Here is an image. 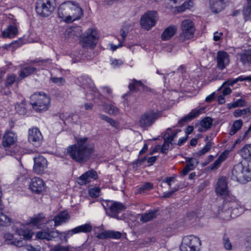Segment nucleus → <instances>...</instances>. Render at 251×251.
I'll return each mask as SVG.
<instances>
[{
  "label": "nucleus",
  "instance_id": "obj_36",
  "mask_svg": "<svg viewBox=\"0 0 251 251\" xmlns=\"http://www.w3.org/2000/svg\"><path fill=\"white\" fill-rule=\"evenodd\" d=\"M243 121L241 120H236L234 122L230 130L229 134L230 135L235 134L242 126Z\"/></svg>",
  "mask_w": 251,
  "mask_h": 251
},
{
  "label": "nucleus",
  "instance_id": "obj_62",
  "mask_svg": "<svg viewBox=\"0 0 251 251\" xmlns=\"http://www.w3.org/2000/svg\"><path fill=\"white\" fill-rule=\"evenodd\" d=\"M188 138V136L186 135L185 137L180 138L178 141L177 144V145H178L179 146H181L183 144H184Z\"/></svg>",
  "mask_w": 251,
  "mask_h": 251
},
{
  "label": "nucleus",
  "instance_id": "obj_53",
  "mask_svg": "<svg viewBox=\"0 0 251 251\" xmlns=\"http://www.w3.org/2000/svg\"><path fill=\"white\" fill-rule=\"evenodd\" d=\"M223 244L225 249L226 250H232V245L230 242L228 237L226 235H224L223 237Z\"/></svg>",
  "mask_w": 251,
  "mask_h": 251
},
{
  "label": "nucleus",
  "instance_id": "obj_7",
  "mask_svg": "<svg viewBox=\"0 0 251 251\" xmlns=\"http://www.w3.org/2000/svg\"><path fill=\"white\" fill-rule=\"evenodd\" d=\"M201 245V241L199 238L189 235L185 236L180 246V251H198Z\"/></svg>",
  "mask_w": 251,
  "mask_h": 251
},
{
  "label": "nucleus",
  "instance_id": "obj_21",
  "mask_svg": "<svg viewBox=\"0 0 251 251\" xmlns=\"http://www.w3.org/2000/svg\"><path fill=\"white\" fill-rule=\"evenodd\" d=\"M204 110V108L201 107L199 109H194L187 115L185 116L178 122L179 126H182L183 123L188 122L193 119L198 117L199 115Z\"/></svg>",
  "mask_w": 251,
  "mask_h": 251
},
{
  "label": "nucleus",
  "instance_id": "obj_37",
  "mask_svg": "<svg viewBox=\"0 0 251 251\" xmlns=\"http://www.w3.org/2000/svg\"><path fill=\"white\" fill-rule=\"evenodd\" d=\"M243 12L245 20H249L251 15V0H247V3L244 6Z\"/></svg>",
  "mask_w": 251,
  "mask_h": 251
},
{
  "label": "nucleus",
  "instance_id": "obj_24",
  "mask_svg": "<svg viewBox=\"0 0 251 251\" xmlns=\"http://www.w3.org/2000/svg\"><path fill=\"white\" fill-rule=\"evenodd\" d=\"M121 236L122 234L119 231L107 230L98 234L96 237L100 239H106L107 238L119 239L121 237Z\"/></svg>",
  "mask_w": 251,
  "mask_h": 251
},
{
  "label": "nucleus",
  "instance_id": "obj_31",
  "mask_svg": "<svg viewBox=\"0 0 251 251\" xmlns=\"http://www.w3.org/2000/svg\"><path fill=\"white\" fill-rule=\"evenodd\" d=\"M141 86V81H137L135 79H133L129 83L128 85V88L129 91L123 96L124 99L126 98L131 93L137 92L139 90L140 87Z\"/></svg>",
  "mask_w": 251,
  "mask_h": 251
},
{
  "label": "nucleus",
  "instance_id": "obj_35",
  "mask_svg": "<svg viewBox=\"0 0 251 251\" xmlns=\"http://www.w3.org/2000/svg\"><path fill=\"white\" fill-rule=\"evenodd\" d=\"M240 154L245 159L251 160V144L247 145L240 151Z\"/></svg>",
  "mask_w": 251,
  "mask_h": 251
},
{
  "label": "nucleus",
  "instance_id": "obj_56",
  "mask_svg": "<svg viewBox=\"0 0 251 251\" xmlns=\"http://www.w3.org/2000/svg\"><path fill=\"white\" fill-rule=\"evenodd\" d=\"M110 64L114 68H118L123 64V62L121 59H116L112 58L110 59Z\"/></svg>",
  "mask_w": 251,
  "mask_h": 251
},
{
  "label": "nucleus",
  "instance_id": "obj_15",
  "mask_svg": "<svg viewBox=\"0 0 251 251\" xmlns=\"http://www.w3.org/2000/svg\"><path fill=\"white\" fill-rule=\"evenodd\" d=\"M59 236V231L58 230H50L49 228L39 231L36 233L37 238L47 241L52 240Z\"/></svg>",
  "mask_w": 251,
  "mask_h": 251
},
{
  "label": "nucleus",
  "instance_id": "obj_5",
  "mask_svg": "<svg viewBox=\"0 0 251 251\" xmlns=\"http://www.w3.org/2000/svg\"><path fill=\"white\" fill-rule=\"evenodd\" d=\"M55 7V0H36L35 10L42 17H48L51 15Z\"/></svg>",
  "mask_w": 251,
  "mask_h": 251
},
{
  "label": "nucleus",
  "instance_id": "obj_4",
  "mask_svg": "<svg viewBox=\"0 0 251 251\" xmlns=\"http://www.w3.org/2000/svg\"><path fill=\"white\" fill-rule=\"evenodd\" d=\"M50 98L47 94L39 92L35 93L30 97V103L32 108L37 112L47 110L50 105Z\"/></svg>",
  "mask_w": 251,
  "mask_h": 251
},
{
  "label": "nucleus",
  "instance_id": "obj_44",
  "mask_svg": "<svg viewBox=\"0 0 251 251\" xmlns=\"http://www.w3.org/2000/svg\"><path fill=\"white\" fill-rule=\"evenodd\" d=\"M163 139L164 143L162 146H161L160 151L162 153L167 154L170 148V145L172 144V142L169 140V139H167L164 136H163Z\"/></svg>",
  "mask_w": 251,
  "mask_h": 251
},
{
  "label": "nucleus",
  "instance_id": "obj_10",
  "mask_svg": "<svg viewBox=\"0 0 251 251\" xmlns=\"http://www.w3.org/2000/svg\"><path fill=\"white\" fill-rule=\"evenodd\" d=\"M13 230L15 233L22 237V239L29 240L31 238L33 235V232L30 230L25 227L24 224H22L20 222H16L13 226Z\"/></svg>",
  "mask_w": 251,
  "mask_h": 251
},
{
  "label": "nucleus",
  "instance_id": "obj_19",
  "mask_svg": "<svg viewBox=\"0 0 251 251\" xmlns=\"http://www.w3.org/2000/svg\"><path fill=\"white\" fill-rule=\"evenodd\" d=\"M34 162L33 170L35 172L38 174H42L47 168V161L43 156L34 158Z\"/></svg>",
  "mask_w": 251,
  "mask_h": 251
},
{
  "label": "nucleus",
  "instance_id": "obj_8",
  "mask_svg": "<svg viewBox=\"0 0 251 251\" xmlns=\"http://www.w3.org/2000/svg\"><path fill=\"white\" fill-rule=\"evenodd\" d=\"M181 29L182 32L179 36L183 42L193 37L195 29L192 21L189 19L183 21L181 23Z\"/></svg>",
  "mask_w": 251,
  "mask_h": 251
},
{
  "label": "nucleus",
  "instance_id": "obj_28",
  "mask_svg": "<svg viewBox=\"0 0 251 251\" xmlns=\"http://www.w3.org/2000/svg\"><path fill=\"white\" fill-rule=\"evenodd\" d=\"M177 31V27L175 25H171L166 28L161 34V39L167 41L173 37Z\"/></svg>",
  "mask_w": 251,
  "mask_h": 251
},
{
  "label": "nucleus",
  "instance_id": "obj_33",
  "mask_svg": "<svg viewBox=\"0 0 251 251\" xmlns=\"http://www.w3.org/2000/svg\"><path fill=\"white\" fill-rule=\"evenodd\" d=\"M37 71V68L32 66L23 67L19 71V75L21 78H25Z\"/></svg>",
  "mask_w": 251,
  "mask_h": 251
},
{
  "label": "nucleus",
  "instance_id": "obj_6",
  "mask_svg": "<svg viewBox=\"0 0 251 251\" xmlns=\"http://www.w3.org/2000/svg\"><path fill=\"white\" fill-rule=\"evenodd\" d=\"M106 214L111 217L118 219V214L126 209L122 203L111 201H105L102 203Z\"/></svg>",
  "mask_w": 251,
  "mask_h": 251
},
{
  "label": "nucleus",
  "instance_id": "obj_52",
  "mask_svg": "<svg viewBox=\"0 0 251 251\" xmlns=\"http://www.w3.org/2000/svg\"><path fill=\"white\" fill-rule=\"evenodd\" d=\"M212 147V144L210 142H207L205 146L199 151L197 152L196 154L197 155V156H201L207 152H208Z\"/></svg>",
  "mask_w": 251,
  "mask_h": 251
},
{
  "label": "nucleus",
  "instance_id": "obj_41",
  "mask_svg": "<svg viewBox=\"0 0 251 251\" xmlns=\"http://www.w3.org/2000/svg\"><path fill=\"white\" fill-rule=\"evenodd\" d=\"M193 0H188L185 1L181 5L176 7V10L178 12H182L187 9H190L193 6Z\"/></svg>",
  "mask_w": 251,
  "mask_h": 251
},
{
  "label": "nucleus",
  "instance_id": "obj_17",
  "mask_svg": "<svg viewBox=\"0 0 251 251\" xmlns=\"http://www.w3.org/2000/svg\"><path fill=\"white\" fill-rule=\"evenodd\" d=\"M30 189L36 194H40L45 190V183L39 177L33 178L29 185Z\"/></svg>",
  "mask_w": 251,
  "mask_h": 251
},
{
  "label": "nucleus",
  "instance_id": "obj_47",
  "mask_svg": "<svg viewBox=\"0 0 251 251\" xmlns=\"http://www.w3.org/2000/svg\"><path fill=\"white\" fill-rule=\"evenodd\" d=\"M100 188L99 187H95L89 189L88 193L89 196L93 198H96L100 196Z\"/></svg>",
  "mask_w": 251,
  "mask_h": 251
},
{
  "label": "nucleus",
  "instance_id": "obj_63",
  "mask_svg": "<svg viewBox=\"0 0 251 251\" xmlns=\"http://www.w3.org/2000/svg\"><path fill=\"white\" fill-rule=\"evenodd\" d=\"M215 97V93H212L211 95L207 96L205 99V101L210 102H211L214 99Z\"/></svg>",
  "mask_w": 251,
  "mask_h": 251
},
{
  "label": "nucleus",
  "instance_id": "obj_25",
  "mask_svg": "<svg viewBox=\"0 0 251 251\" xmlns=\"http://www.w3.org/2000/svg\"><path fill=\"white\" fill-rule=\"evenodd\" d=\"M70 216L66 211H60L54 216L53 221L54 222V226H57L68 222L70 219Z\"/></svg>",
  "mask_w": 251,
  "mask_h": 251
},
{
  "label": "nucleus",
  "instance_id": "obj_32",
  "mask_svg": "<svg viewBox=\"0 0 251 251\" xmlns=\"http://www.w3.org/2000/svg\"><path fill=\"white\" fill-rule=\"evenodd\" d=\"M102 107L104 108V111L110 115H116L120 112L119 108L115 105L114 103L110 104L104 103L102 104Z\"/></svg>",
  "mask_w": 251,
  "mask_h": 251
},
{
  "label": "nucleus",
  "instance_id": "obj_30",
  "mask_svg": "<svg viewBox=\"0 0 251 251\" xmlns=\"http://www.w3.org/2000/svg\"><path fill=\"white\" fill-rule=\"evenodd\" d=\"M224 0H210V8L213 13H217L221 11L224 7Z\"/></svg>",
  "mask_w": 251,
  "mask_h": 251
},
{
  "label": "nucleus",
  "instance_id": "obj_40",
  "mask_svg": "<svg viewBox=\"0 0 251 251\" xmlns=\"http://www.w3.org/2000/svg\"><path fill=\"white\" fill-rule=\"evenodd\" d=\"M172 131V128H168L164 133V136L167 139H169V140L172 142L174 141V138L176 137L178 132L181 130L180 129H176L172 132V134H171L170 132H171Z\"/></svg>",
  "mask_w": 251,
  "mask_h": 251
},
{
  "label": "nucleus",
  "instance_id": "obj_11",
  "mask_svg": "<svg viewBox=\"0 0 251 251\" xmlns=\"http://www.w3.org/2000/svg\"><path fill=\"white\" fill-rule=\"evenodd\" d=\"M28 139L35 147H38L42 144L43 137L39 129L33 127L28 130Z\"/></svg>",
  "mask_w": 251,
  "mask_h": 251
},
{
  "label": "nucleus",
  "instance_id": "obj_29",
  "mask_svg": "<svg viewBox=\"0 0 251 251\" xmlns=\"http://www.w3.org/2000/svg\"><path fill=\"white\" fill-rule=\"evenodd\" d=\"M16 140V134L12 131H8L3 136L2 144L4 147H8L13 145Z\"/></svg>",
  "mask_w": 251,
  "mask_h": 251
},
{
  "label": "nucleus",
  "instance_id": "obj_13",
  "mask_svg": "<svg viewBox=\"0 0 251 251\" xmlns=\"http://www.w3.org/2000/svg\"><path fill=\"white\" fill-rule=\"evenodd\" d=\"M98 178V175L96 171L91 169L83 174L78 178V183L81 185H85L92 180H97Z\"/></svg>",
  "mask_w": 251,
  "mask_h": 251
},
{
  "label": "nucleus",
  "instance_id": "obj_12",
  "mask_svg": "<svg viewBox=\"0 0 251 251\" xmlns=\"http://www.w3.org/2000/svg\"><path fill=\"white\" fill-rule=\"evenodd\" d=\"M86 34V36L83 38V47L93 48L97 43L98 39L96 30L90 28L87 30Z\"/></svg>",
  "mask_w": 251,
  "mask_h": 251
},
{
  "label": "nucleus",
  "instance_id": "obj_42",
  "mask_svg": "<svg viewBox=\"0 0 251 251\" xmlns=\"http://www.w3.org/2000/svg\"><path fill=\"white\" fill-rule=\"evenodd\" d=\"M45 217V215L43 213L35 215L32 218H31L30 223L35 226L37 225L42 222Z\"/></svg>",
  "mask_w": 251,
  "mask_h": 251
},
{
  "label": "nucleus",
  "instance_id": "obj_46",
  "mask_svg": "<svg viewBox=\"0 0 251 251\" xmlns=\"http://www.w3.org/2000/svg\"><path fill=\"white\" fill-rule=\"evenodd\" d=\"M11 222L9 217L2 212H0V226H7Z\"/></svg>",
  "mask_w": 251,
  "mask_h": 251
},
{
  "label": "nucleus",
  "instance_id": "obj_34",
  "mask_svg": "<svg viewBox=\"0 0 251 251\" xmlns=\"http://www.w3.org/2000/svg\"><path fill=\"white\" fill-rule=\"evenodd\" d=\"M92 229V226L90 223H86L74 228L76 234L79 233L90 232Z\"/></svg>",
  "mask_w": 251,
  "mask_h": 251
},
{
  "label": "nucleus",
  "instance_id": "obj_43",
  "mask_svg": "<svg viewBox=\"0 0 251 251\" xmlns=\"http://www.w3.org/2000/svg\"><path fill=\"white\" fill-rule=\"evenodd\" d=\"M130 26V25L127 23H125L123 25L120 30V34L122 38V42L125 41L126 38L129 32Z\"/></svg>",
  "mask_w": 251,
  "mask_h": 251
},
{
  "label": "nucleus",
  "instance_id": "obj_64",
  "mask_svg": "<svg viewBox=\"0 0 251 251\" xmlns=\"http://www.w3.org/2000/svg\"><path fill=\"white\" fill-rule=\"evenodd\" d=\"M175 179V177H166L165 180H164V182H166L169 186H171V183L172 182L174 181Z\"/></svg>",
  "mask_w": 251,
  "mask_h": 251
},
{
  "label": "nucleus",
  "instance_id": "obj_27",
  "mask_svg": "<svg viewBox=\"0 0 251 251\" xmlns=\"http://www.w3.org/2000/svg\"><path fill=\"white\" fill-rule=\"evenodd\" d=\"M18 34L17 27L13 25H8L6 28L1 31V37L3 38H13Z\"/></svg>",
  "mask_w": 251,
  "mask_h": 251
},
{
  "label": "nucleus",
  "instance_id": "obj_18",
  "mask_svg": "<svg viewBox=\"0 0 251 251\" xmlns=\"http://www.w3.org/2000/svg\"><path fill=\"white\" fill-rule=\"evenodd\" d=\"M158 113L149 112L142 116V128L146 129L151 126L158 117Z\"/></svg>",
  "mask_w": 251,
  "mask_h": 251
},
{
  "label": "nucleus",
  "instance_id": "obj_22",
  "mask_svg": "<svg viewBox=\"0 0 251 251\" xmlns=\"http://www.w3.org/2000/svg\"><path fill=\"white\" fill-rule=\"evenodd\" d=\"M5 241L8 245H14L18 247H23L24 245L22 237H15V235L10 233H6L4 235Z\"/></svg>",
  "mask_w": 251,
  "mask_h": 251
},
{
  "label": "nucleus",
  "instance_id": "obj_16",
  "mask_svg": "<svg viewBox=\"0 0 251 251\" xmlns=\"http://www.w3.org/2000/svg\"><path fill=\"white\" fill-rule=\"evenodd\" d=\"M215 191L218 195L223 196L224 200L226 196H230L228 194L227 183L225 178L222 177L218 179L215 187Z\"/></svg>",
  "mask_w": 251,
  "mask_h": 251
},
{
  "label": "nucleus",
  "instance_id": "obj_26",
  "mask_svg": "<svg viewBox=\"0 0 251 251\" xmlns=\"http://www.w3.org/2000/svg\"><path fill=\"white\" fill-rule=\"evenodd\" d=\"M186 166L181 172L183 176H185L188 173L194 170L198 165L199 162L195 158H186Z\"/></svg>",
  "mask_w": 251,
  "mask_h": 251
},
{
  "label": "nucleus",
  "instance_id": "obj_55",
  "mask_svg": "<svg viewBox=\"0 0 251 251\" xmlns=\"http://www.w3.org/2000/svg\"><path fill=\"white\" fill-rule=\"evenodd\" d=\"M50 251H70V250L67 246L57 245L51 248Z\"/></svg>",
  "mask_w": 251,
  "mask_h": 251
},
{
  "label": "nucleus",
  "instance_id": "obj_51",
  "mask_svg": "<svg viewBox=\"0 0 251 251\" xmlns=\"http://www.w3.org/2000/svg\"><path fill=\"white\" fill-rule=\"evenodd\" d=\"M251 113V109L250 108H246L243 109H236L233 112V115L235 117H238L242 115H245L247 113Z\"/></svg>",
  "mask_w": 251,
  "mask_h": 251
},
{
  "label": "nucleus",
  "instance_id": "obj_39",
  "mask_svg": "<svg viewBox=\"0 0 251 251\" xmlns=\"http://www.w3.org/2000/svg\"><path fill=\"white\" fill-rule=\"evenodd\" d=\"M157 210L151 211L142 215V222H149L157 217Z\"/></svg>",
  "mask_w": 251,
  "mask_h": 251
},
{
  "label": "nucleus",
  "instance_id": "obj_20",
  "mask_svg": "<svg viewBox=\"0 0 251 251\" xmlns=\"http://www.w3.org/2000/svg\"><path fill=\"white\" fill-rule=\"evenodd\" d=\"M217 66L220 70H223L229 64V55L224 51H219L217 55Z\"/></svg>",
  "mask_w": 251,
  "mask_h": 251
},
{
  "label": "nucleus",
  "instance_id": "obj_61",
  "mask_svg": "<svg viewBox=\"0 0 251 251\" xmlns=\"http://www.w3.org/2000/svg\"><path fill=\"white\" fill-rule=\"evenodd\" d=\"M222 35H223V33L221 32H220V33H219L218 32H215L214 34V37H213L214 40L215 41H219Z\"/></svg>",
  "mask_w": 251,
  "mask_h": 251
},
{
  "label": "nucleus",
  "instance_id": "obj_59",
  "mask_svg": "<svg viewBox=\"0 0 251 251\" xmlns=\"http://www.w3.org/2000/svg\"><path fill=\"white\" fill-rule=\"evenodd\" d=\"M235 103L236 104L235 106L237 107H243L246 104L245 100L242 99L237 100L236 101H235Z\"/></svg>",
  "mask_w": 251,
  "mask_h": 251
},
{
  "label": "nucleus",
  "instance_id": "obj_60",
  "mask_svg": "<svg viewBox=\"0 0 251 251\" xmlns=\"http://www.w3.org/2000/svg\"><path fill=\"white\" fill-rule=\"evenodd\" d=\"M107 122L114 127L117 128L118 126V123L116 121H115L114 120L111 118H109V120H108Z\"/></svg>",
  "mask_w": 251,
  "mask_h": 251
},
{
  "label": "nucleus",
  "instance_id": "obj_45",
  "mask_svg": "<svg viewBox=\"0 0 251 251\" xmlns=\"http://www.w3.org/2000/svg\"><path fill=\"white\" fill-rule=\"evenodd\" d=\"M212 123V119L209 117H207L201 121V125L202 127L205 128L206 129H208L211 128Z\"/></svg>",
  "mask_w": 251,
  "mask_h": 251
},
{
  "label": "nucleus",
  "instance_id": "obj_2",
  "mask_svg": "<svg viewBox=\"0 0 251 251\" xmlns=\"http://www.w3.org/2000/svg\"><path fill=\"white\" fill-rule=\"evenodd\" d=\"M243 211V208L235 197L227 196L224 200L222 205L219 206L217 216L221 219L227 221L239 216Z\"/></svg>",
  "mask_w": 251,
  "mask_h": 251
},
{
  "label": "nucleus",
  "instance_id": "obj_57",
  "mask_svg": "<svg viewBox=\"0 0 251 251\" xmlns=\"http://www.w3.org/2000/svg\"><path fill=\"white\" fill-rule=\"evenodd\" d=\"M153 188V185L151 182H145L142 184V193L146 191H150Z\"/></svg>",
  "mask_w": 251,
  "mask_h": 251
},
{
  "label": "nucleus",
  "instance_id": "obj_54",
  "mask_svg": "<svg viewBox=\"0 0 251 251\" xmlns=\"http://www.w3.org/2000/svg\"><path fill=\"white\" fill-rule=\"evenodd\" d=\"M243 175L244 183L251 180V170L248 167H245Z\"/></svg>",
  "mask_w": 251,
  "mask_h": 251
},
{
  "label": "nucleus",
  "instance_id": "obj_1",
  "mask_svg": "<svg viewBox=\"0 0 251 251\" xmlns=\"http://www.w3.org/2000/svg\"><path fill=\"white\" fill-rule=\"evenodd\" d=\"M76 140V144L67 148V153L74 161L84 164L94 152V144L89 142L86 137H80Z\"/></svg>",
  "mask_w": 251,
  "mask_h": 251
},
{
  "label": "nucleus",
  "instance_id": "obj_38",
  "mask_svg": "<svg viewBox=\"0 0 251 251\" xmlns=\"http://www.w3.org/2000/svg\"><path fill=\"white\" fill-rule=\"evenodd\" d=\"M226 157V154L225 152H223L214 163L211 165V170L217 169L220 166L221 163L225 160Z\"/></svg>",
  "mask_w": 251,
  "mask_h": 251
},
{
  "label": "nucleus",
  "instance_id": "obj_48",
  "mask_svg": "<svg viewBox=\"0 0 251 251\" xmlns=\"http://www.w3.org/2000/svg\"><path fill=\"white\" fill-rule=\"evenodd\" d=\"M16 78V75L15 74L8 75L5 82V87L9 88L14 83Z\"/></svg>",
  "mask_w": 251,
  "mask_h": 251
},
{
  "label": "nucleus",
  "instance_id": "obj_49",
  "mask_svg": "<svg viewBox=\"0 0 251 251\" xmlns=\"http://www.w3.org/2000/svg\"><path fill=\"white\" fill-rule=\"evenodd\" d=\"M76 234L74 230V228L65 232H59V235L61 236V238L63 237L64 240L65 242L67 241L68 239L72 236L73 234Z\"/></svg>",
  "mask_w": 251,
  "mask_h": 251
},
{
  "label": "nucleus",
  "instance_id": "obj_3",
  "mask_svg": "<svg viewBox=\"0 0 251 251\" xmlns=\"http://www.w3.org/2000/svg\"><path fill=\"white\" fill-rule=\"evenodd\" d=\"M57 13L59 18L67 23L79 20L83 14L78 4L71 0L62 2L58 8Z\"/></svg>",
  "mask_w": 251,
  "mask_h": 251
},
{
  "label": "nucleus",
  "instance_id": "obj_23",
  "mask_svg": "<svg viewBox=\"0 0 251 251\" xmlns=\"http://www.w3.org/2000/svg\"><path fill=\"white\" fill-rule=\"evenodd\" d=\"M238 58L242 64L246 66L251 65V49L242 50L237 54Z\"/></svg>",
  "mask_w": 251,
  "mask_h": 251
},
{
  "label": "nucleus",
  "instance_id": "obj_58",
  "mask_svg": "<svg viewBox=\"0 0 251 251\" xmlns=\"http://www.w3.org/2000/svg\"><path fill=\"white\" fill-rule=\"evenodd\" d=\"M146 160H147L148 165L151 166L155 162V161L156 160V157L152 156L150 157H147L146 156H145L144 157H142V162H144Z\"/></svg>",
  "mask_w": 251,
  "mask_h": 251
},
{
  "label": "nucleus",
  "instance_id": "obj_14",
  "mask_svg": "<svg viewBox=\"0 0 251 251\" xmlns=\"http://www.w3.org/2000/svg\"><path fill=\"white\" fill-rule=\"evenodd\" d=\"M245 167L241 163L235 165L232 170L231 178L233 180L244 183V175Z\"/></svg>",
  "mask_w": 251,
  "mask_h": 251
},
{
  "label": "nucleus",
  "instance_id": "obj_9",
  "mask_svg": "<svg viewBox=\"0 0 251 251\" xmlns=\"http://www.w3.org/2000/svg\"><path fill=\"white\" fill-rule=\"evenodd\" d=\"M158 16L155 11H149L142 16V28L149 30L154 26L157 21Z\"/></svg>",
  "mask_w": 251,
  "mask_h": 251
},
{
  "label": "nucleus",
  "instance_id": "obj_50",
  "mask_svg": "<svg viewBox=\"0 0 251 251\" xmlns=\"http://www.w3.org/2000/svg\"><path fill=\"white\" fill-rule=\"evenodd\" d=\"M50 81L58 86L63 85L66 83L65 78L62 77H51L50 78Z\"/></svg>",
  "mask_w": 251,
  "mask_h": 251
}]
</instances>
